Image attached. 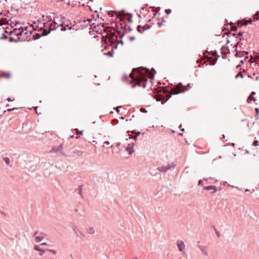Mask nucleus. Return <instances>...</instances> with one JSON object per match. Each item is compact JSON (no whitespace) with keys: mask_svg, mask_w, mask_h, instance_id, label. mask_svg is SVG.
Masks as SVG:
<instances>
[{"mask_svg":"<svg viewBox=\"0 0 259 259\" xmlns=\"http://www.w3.org/2000/svg\"><path fill=\"white\" fill-rule=\"evenodd\" d=\"M149 70L145 68L134 69L133 72L130 74V77L133 80H135L136 84L144 88L146 86L145 81L149 75Z\"/></svg>","mask_w":259,"mask_h":259,"instance_id":"f257e3e1","label":"nucleus"},{"mask_svg":"<svg viewBox=\"0 0 259 259\" xmlns=\"http://www.w3.org/2000/svg\"><path fill=\"white\" fill-rule=\"evenodd\" d=\"M96 21L95 19H87L86 21L84 20L83 22L85 23V22H88V24H89L90 27L87 29L85 30V32H98L100 30H104V27L103 25H96L95 22Z\"/></svg>","mask_w":259,"mask_h":259,"instance_id":"f03ea898","label":"nucleus"},{"mask_svg":"<svg viewBox=\"0 0 259 259\" xmlns=\"http://www.w3.org/2000/svg\"><path fill=\"white\" fill-rule=\"evenodd\" d=\"M21 31V40L28 41L31 39V30H28V27L22 28Z\"/></svg>","mask_w":259,"mask_h":259,"instance_id":"7ed1b4c3","label":"nucleus"},{"mask_svg":"<svg viewBox=\"0 0 259 259\" xmlns=\"http://www.w3.org/2000/svg\"><path fill=\"white\" fill-rule=\"evenodd\" d=\"M187 88L184 87L182 83H178L176 86L170 90V93L174 95H177L187 91Z\"/></svg>","mask_w":259,"mask_h":259,"instance_id":"20e7f679","label":"nucleus"},{"mask_svg":"<svg viewBox=\"0 0 259 259\" xmlns=\"http://www.w3.org/2000/svg\"><path fill=\"white\" fill-rule=\"evenodd\" d=\"M21 28H22V27L14 28V30L11 32V35H16V36H18V39H20L21 40Z\"/></svg>","mask_w":259,"mask_h":259,"instance_id":"39448f33","label":"nucleus"},{"mask_svg":"<svg viewBox=\"0 0 259 259\" xmlns=\"http://www.w3.org/2000/svg\"><path fill=\"white\" fill-rule=\"evenodd\" d=\"M151 27V25L149 24H146L143 26H138V30L139 32L143 33L145 30H147Z\"/></svg>","mask_w":259,"mask_h":259,"instance_id":"423d86ee","label":"nucleus"},{"mask_svg":"<svg viewBox=\"0 0 259 259\" xmlns=\"http://www.w3.org/2000/svg\"><path fill=\"white\" fill-rule=\"evenodd\" d=\"M69 5L72 7H80V0H69Z\"/></svg>","mask_w":259,"mask_h":259,"instance_id":"0eeeda50","label":"nucleus"},{"mask_svg":"<svg viewBox=\"0 0 259 259\" xmlns=\"http://www.w3.org/2000/svg\"><path fill=\"white\" fill-rule=\"evenodd\" d=\"M203 189L205 190H211V194H213L215 193L217 191V187L214 186H204Z\"/></svg>","mask_w":259,"mask_h":259,"instance_id":"6e6552de","label":"nucleus"},{"mask_svg":"<svg viewBox=\"0 0 259 259\" xmlns=\"http://www.w3.org/2000/svg\"><path fill=\"white\" fill-rule=\"evenodd\" d=\"M177 246L179 248V250L180 251H183L185 248V245L184 243L182 240H178L177 241Z\"/></svg>","mask_w":259,"mask_h":259,"instance_id":"1a4fd4ad","label":"nucleus"},{"mask_svg":"<svg viewBox=\"0 0 259 259\" xmlns=\"http://www.w3.org/2000/svg\"><path fill=\"white\" fill-rule=\"evenodd\" d=\"M53 22H52L51 23H46L45 25V27L46 28L50 27V30H55L56 27L55 25H53Z\"/></svg>","mask_w":259,"mask_h":259,"instance_id":"9d476101","label":"nucleus"},{"mask_svg":"<svg viewBox=\"0 0 259 259\" xmlns=\"http://www.w3.org/2000/svg\"><path fill=\"white\" fill-rule=\"evenodd\" d=\"M7 23L8 24H10L11 26L13 27H14L15 26H17V25H19V23H17L16 21L13 22L10 20H9L7 22Z\"/></svg>","mask_w":259,"mask_h":259,"instance_id":"9b49d317","label":"nucleus"},{"mask_svg":"<svg viewBox=\"0 0 259 259\" xmlns=\"http://www.w3.org/2000/svg\"><path fill=\"white\" fill-rule=\"evenodd\" d=\"M87 232L88 234H93L95 232V231L93 227H89L86 229Z\"/></svg>","mask_w":259,"mask_h":259,"instance_id":"f8f14e48","label":"nucleus"},{"mask_svg":"<svg viewBox=\"0 0 259 259\" xmlns=\"http://www.w3.org/2000/svg\"><path fill=\"white\" fill-rule=\"evenodd\" d=\"M200 250H201V252H202L203 254H204L205 256L208 255V251L205 247H201Z\"/></svg>","mask_w":259,"mask_h":259,"instance_id":"ddd939ff","label":"nucleus"},{"mask_svg":"<svg viewBox=\"0 0 259 259\" xmlns=\"http://www.w3.org/2000/svg\"><path fill=\"white\" fill-rule=\"evenodd\" d=\"M168 168L166 166H161L158 168V169L162 172H165L167 170Z\"/></svg>","mask_w":259,"mask_h":259,"instance_id":"4468645a","label":"nucleus"},{"mask_svg":"<svg viewBox=\"0 0 259 259\" xmlns=\"http://www.w3.org/2000/svg\"><path fill=\"white\" fill-rule=\"evenodd\" d=\"M254 94H255L254 92H252L251 94L249 96V97L248 98V100L255 101V100L254 99V97H253V95H254Z\"/></svg>","mask_w":259,"mask_h":259,"instance_id":"2eb2a0df","label":"nucleus"},{"mask_svg":"<svg viewBox=\"0 0 259 259\" xmlns=\"http://www.w3.org/2000/svg\"><path fill=\"white\" fill-rule=\"evenodd\" d=\"M252 19H248V20H246V21L244 22V23L243 24H241V26H242V25H247L248 23H252Z\"/></svg>","mask_w":259,"mask_h":259,"instance_id":"dca6fc26","label":"nucleus"},{"mask_svg":"<svg viewBox=\"0 0 259 259\" xmlns=\"http://www.w3.org/2000/svg\"><path fill=\"white\" fill-rule=\"evenodd\" d=\"M44 238L43 237L41 236H36L35 238V241L37 242H40L42 239Z\"/></svg>","mask_w":259,"mask_h":259,"instance_id":"f3484780","label":"nucleus"},{"mask_svg":"<svg viewBox=\"0 0 259 259\" xmlns=\"http://www.w3.org/2000/svg\"><path fill=\"white\" fill-rule=\"evenodd\" d=\"M2 76L5 78H9L10 77V74L8 73H3L2 74Z\"/></svg>","mask_w":259,"mask_h":259,"instance_id":"a211bd4d","label":"nucleus"},{"mask_svg":"<svg viewBox=\"0 0 259 259\" xmlns=\"http://www.w3.org/2000/svg\"><path fill=\"white\" fill-rule=\"evenodd\" d=\"M4 161L7 164H9L10 162V160L9 158L8 157H4Z\"/></svg>","mask_w":259,"mask_h":259,"instance_id":"6ab92c4d","label":"nucleus"},{"mask_svg":"<svg viewBox=\"0 0 259 259\" xmlns=\"http://www.w3.org/2000/svg\"><path fill=\"white\" fill-rule=\"evenodd\" d=\"M126 149L128 152V153L130 155L132 154L133 153V152H134V150L130 147H127L126 148Z\"/></svg>","mask_w":259,"mask_h":259,"instance_id":"aec40b11","label":"nucleus"},{"mask_svg":"<svg viewBox=\"0 0 259 259\" xmlns=\"http://www.w3.org/2000/svg\"><path fill=\"white\" fill-rule=\"evenodd\" d=\"M34 249L38 251H42V250L39 248L38 245H35Z\"/></svg>","mask_w":259,"mask_h":259,"instance_id":"412c9836","label":"nucleus"},{"mask_svg":"<svg viewBox=\"0 0 259 259\" xmlns=\"http://www.w3.org/2000/svg\"><path fill=\"white\" fill-rule=\"evenodd\" d=\"M259 19L258 17V14H255L253 17V20H257Z\"/></svg>","mask_w":259,"mask_h":259,"instance_id":"4be33fe9","label":"nucleus"},{"mask_svg":"<svg viewBox=\"0 0 259 259\" xmlns=\"http://www.w3.org/2000/svg\"><path fill=\"white\" fill-rule=\"evenodd\" d=\"M237 29V26H233L231 27V30L232 31H236Z\"/></svg>","mask_w":259,"mask_h":259,"instance_id":"5701e85b","label":"nucleus"},{"mask_svg":"<svg viewBox=\"0 0 259 259\" xmlns=\"http://www.w3.org/2000/svg\"><path fill=\"white\" fill-rule=\"evenodd\" d=\"M219 57V55L216 56L215 60H213V62L211 63L212 65H214L215 64V62L218 60Z\"/></svg>","mask_w":259,"mask_h":259,"instance_id":"b1692460","label":"nucleus"},{"mask_svg":"<svg viewBox=\"0 0 259 259\" xmlns=\"http://www.w3.org/2000/svg\"><path fill=\"white\" fill-rule=\"evenodd\" d=\"M258 142L257 140H255L253 143V145L256 146L258 145Z\"/></svg>","mask_w":259,"mask_h":259,"instance_id":"393cba45","label":"nucleus"},{"mask_svg":"<svg viewBox=\"0 0 259 259\" xmlns=\"http://www.w3.org/2000/svg\"><path fill=\"white\" fill-rule=\"evenodd\" d=\"M165 12L167 14H169L171 13V11L170 9H166L165 10Z\"/></svg>","mask_w":259,"mask_h":259,"instance_id":"a878e982","label":"nucleus"},{"mask_svg":"<svg viewBox=\"0 0 259 259\" xmlns=\"http://www.w3.org/2000/svg\"><path fill=\"white\" fill-rule=\"evenodd\" d=\"M238 76H240L241 78H243V75L241 73H238L236 75V77H238Z\"/></svg>","mask_w":259,"mask_h":259,"instance_id":"bb28decb","label":"nucleus"},{"mask_svg":"<svg viewBox=\"0 0 259 259\" xmlns=\"http://www.w3.org/2000/svg\"><path fill=\"white\" fill-rule=\"evenodd\" d=\"M48 251H49L51 252H52L54 254H56V251L55 250H53V249H47Z\"/></svg>","mask_w":259,"mask_h":259,"instance_id":"cd10ccee","label":"nucleus"},{"mask_svg":"<svg viewBox=\"0 0 259 259\" xmlns=\"http://www.w3.org/2000/svg\"><path fill=\"white\" fill-rule=\"evenodd\" d=\"M104 144H106L107 145H108L110 144V143L109 141H105L104 143Z\"/></svg>","mask_w":259,"mask_h":259,"instance_id":"c85d7f7f","label":"nucleus"},{"mask_svg":"<svg viewBox=\"0 0 259 259\" xmlns=\"http://www.w3.org/2000/svg\"><path fill=\"white\" fill-rule=\"evenodd\" d=\"M16 28H21L22 26H20V24L19 25H17V26H15Z\"/></svg>","mask_w":259,"mask_h":259,"instance_id":"c756f323","label":"nucleus"},{"mask_svg":"<svg viewBox=\"0 0 259 259\" xmlns=\"http://www.w3.org/2000/svg\"><path fill=\"white\" fill-rule=\"evenodd\" d=\"M44 252H45V250H42V251H41V253H40V255H42Z\"/></svg>","mask_w":259,"mask_h":259,"instance_id":"7c9ffc66","label":"nucleus"},{"mask_svg":"<svg viewBox=\"0 0 259 259\" xmlns=\"http://www.w3.org/2000/svg\"><path fill=\"white\" fill-rule=\"evenodd\" d=\"M108 54L110 56H112V54L111 52H108Z\"/></svg>","mask_w":259,"mask_h":259,"instance_id":"2f4dec72","label":"nucleus"},{"mask_svg":"<svg viewBox=\"0 0 259 259\" xmlns=\"http://www.w3.org/2000/svg\"><path fill=\"white\" fill-rule=\"evenodd\" d=\"M87 19H88V18H87V19H86V18H85V17H84L83 20V19H81V21H84V20H85V21H86Z\"/></svg>","mask_w":259,"mask_h":259,"instance_id":"473e14b6","label":"nucleus"},{"mask_svg":"<svg viewBox=\"0 0 259 259\" xmlns=\"http://www.w3.org/2000/svg\"><path fill=\"white\" fill-rule=\"evenodd\" d=\"M258 79H259V77H258V76H257V77H256L255 80L257 81V80H258Z\"/></svg>","mask_w":259,"mask_h":259,"instance_id":"72a5a7b5","label":"nucleus"},{"mask_svg":"<svg viewBox=\"0 0 259 259\" xmlns=\"http://www.w3.org/2000/svg\"><path fill=\"white\" fill-rule=\"evenodd\" d=\"M119 108H120V107H118L117 108H116V111H119Z\"/></svg>","mask_w":259,"mask_h":259,"instance_id":"f704fd0d","label":"nucleus"},{"mask_svg":"<svg viewBox=\"0 0 259 259\" xmlns=\"http://www.w3.org/2000/svg\"><path fill=\"white\" fill-rule=\"evenodd\" d=\"M242 34H243V33H242H242H240H240H239L238 35H242Z\"/></svg>","mask_w":259,"mask_h":259,"instance_id":"c9c22d12","label":"nucleus"},{"mask_svg":"<svg viewBox=\"0 0 259 259\" xmlns=\"http://www.w3.org/2000/svg\"><path fill=\"white\" fill-rule=\"evenodd\" d=\"M156 100L157 101H160V100H161V99H159V98H156Z\"/></svg>","mask_w":259,"mask_h":259,"instance_id":"e433bc0d","label":"nucleus"},{"mask_svg":"<svg viewBox=\"0 0 259 259\" xmlns=\"http://www.w3.org/2000/svg\"><path fill=\"white\" fill-rule=\"evenodd\" d=\"M201 180H199L198 182V184L199 185L201 183Z\"/></svg>","mask_w":259,"mask_h":259,"instance_id":"4c0bfd02","label":"nucleus"},{"mask_svg":"<svg viewBox=\"0 0 259 259\" xmlns=\"http://www.w3.org/2000/svg\"><path fill=\"white\" fill-rule=\"evenodd\" d=\"M46 244H47L46 243H43L41 244V245H46Z\"/></svg>","mask_w":259,"mask_h":259,"instance_id":"58836bf2","label":"nucleus"},{"mask_svg":"<svg viewBox=\"0 0 259 259\" xmlns=\"http://www.w3.org/2000/svg\"><path fill=\"white\" fill-rule=\"evenodd\" d=\"M245 192H248V191H249V190H248V189H246V190H245Z\"/></svg>","mask_w":259,"mask_h":259,"instance_id":"ea45409f","label":"nucleus"},{"mask_svg":"<svg viewBox=\"0 0 259 259\" xmlns=\"http://www.w3.org/2000/svg\"><path fill=\"white\" fill-rule=\"evenodd\" d=\"M256 112H258V109H255Z\"/></svg>","mask_w":259,"mask_h":259,"instance_id":"a19ab883","label":"nucleus"},{"mask_svg":"<svg viewBox=\"0 0 259 259\" xmlns=\"http://www.w3.org/2000/svg\"><path fill=\"white\" fill-rule=\"evenodd\" d=\"M30 27H33V24L31 25Z\"/></svg>","mask_w":259,"mask_h":259,"instance_id":"79ce46f5","label":"nucleus"},{"mask_svg":"<svg viewBox=\"0 0 259 259\" xmlns=\"http://www.w3.org/2000/svg\"><path fill=\"white\" fill-rule=\"evenodd\" d=\"M37 234V232H35V234H34V235H36Z\"/></svg>","mask_w":259,"mask_h":259,"instance_id":"37998d69","label":"nucleus"}]
</instances>
